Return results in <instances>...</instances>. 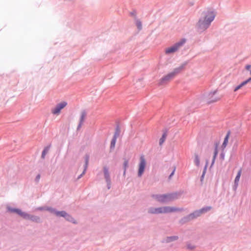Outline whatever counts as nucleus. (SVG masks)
Segmentation results:
<instances>
[{
	"label": "nucleus",
	"mask_w": 251,
	"mask_h": 251,
	"mask_svg": "<svg viewBox=\"0 0 251 251\" xmlns=\"http://www.w3.org/2000/svg\"><path fill=\"white\" fill-rule=\"evenodd\" d=\"M215 14L212 11H207L204 13L203 19H200L198 23L199 28L201 30L206 29L214 20Z\"/></svg>",
	"instance_id": "nucleus-1"
},
{
	"label": "nucleus",
	"mask_w": 251,
	"mask_h": 251,
	"mask_svg": "<svg viewBox=\"0 0 251 251\" xmlns=\"http://www.w3.org/2000/svg\"><path fill=\"white\" fill-rule=\"evenodd\" d=\"M223 96L220 95L217 89L211 91L205 95V100L208 103H212L220 100Z\"/></svg>",
	"instance_id": "nucleus-2"
},
{
	"label": "nucleus",
	"mask_w": 251,
	"mask_h": 251,
	"mask_svg": "<svg viewBox=\"0 0 251 251\" xmlns=\"http://www.w3.org/2000/svg\"><path fill=\"white\" fill-rule=\"evenodd\" d=\"M177 210L175 207L164 206L159 208H151L149 209V212L151 214L167 213L175 212Z\"/></svg>",
	"instance_id": "nucleus-3"
},
{
	"label": "nucleus",
	"mask_w": 251,
	"mask_h": 251,
	"mask_svg": "<svg viewBox=\"0 0 251 251\" xmlns=\"http://www.w3.org/2000/svg\"><path fill=\"white\" fill-rule=\"evenodd\" d=\"M153 197L157 201L161 203H166L173 199V197L171 194L156 195H153Z\"/></svg>",
	"instance_id": "nucleus-4"
},
{
	"label": "nucleus",
	"mask_w": 251,
	"mask_h": 251,
	"mask_svg": "<svg viewBox=\"0 0 251 251\" xmlns=\"http://www.w3.org/2000/svg\"><path fill=\"white\" fill-rule=\"evenodd\" d=\"M180 70L181 69L180 68L176 69L174 72L169 73L167 75L162 77L159 81V84L160 85H163L165 83L169 81L171 79L174 77L176 74L179 73Z\"/></svg>",
	"instance_id": "nucleus-5"
},
{
	"label": "nucleus",
	"mask_w": 251,
	"mask_h": 251,
	"mask_svg": "<svg viewBox=\"0 0 251 251\" xmlns=\"http://www.w3.org/2000/svg\"><path fill=\"white\" fill-rule=\"evenodd\" d=\"M185 39H182L173 46L166 49L165 53L166 54H170L176 51L185 43Z\"/></svg>",
	"instance_id": "nucleus-6"
},
{
	"label": "nucleus",
	"mask_w": 251,
	"mask_h": 251,
	"mask_svg": "<svg viewBox=\"0 0 251 251\" xmlns=\"http://www.w3.org/2000/svg\"><path fill=\"white\" fill-rule=\"evenodd\" d=\"M67 103L66 101H62L58 103L53 109H51V113L54 115H59L61 110L63 109Z\"/></svg>",
	"instance_id": "nucleus-7"
},
{
	"label": "nucleus",
	"mask_w": 251,
	"mask_h": 251,
	"mask_svg": "<svg viewBox=\"0 0 251 251\" xmlns=\"http://www.w3.org/2000/svg\"><path fill=\"white\" fill-rule=\"evenodd\" d=\"M146 165V162L144 155H141L140 157V163L139 164V169L138 175L141 176L143 174Z\"/></svg>",
	"instance_id": "nucleus-8"
},
{
	"label": "nucleus",
	"mask_w": 251,
	"mask_h": 251,
	"mask_svg": "<svg viewBox=\"0 0 251 251\" xmlns=\"http://www.w3.org/2000/svg\"><path fill=\"white\" fill-rule=\"evenodd\" d=\"M55 214L57 216L64 217L66 218V219L67 220L70 221H72L73 223H75L73 221V218L72 217H71L70 216H69V215H68L67 214V213L66 212H65V211H57V212H55Z\"/></svg>",
	"instance_id": "nucleus-9"
},
{
	"label": "nucleus",
	"mask_w": 251,
	"mask_h": 251,
	"mask_svg": "<svg viewBox=\"0 0 251 251\" xmlns=\"http://www.w3.org/2000/svg\"><path fill=\"white\" fill-rule=\"evenodd\" d=\"M8 209L9 211H10L11 212L16 213L18 214H19V215L21 216L22 217H23L25 218H26V217H29L27 214L22 212V211L19 209L8 208Z\"/></svg>",
	"instance_id": "nucleus-10"
},
{
	"label": "nucleus",
	"mask_w": 251,
	"mask_h": 251,
	"mask_svg": "<svg viewBox=\"0 0 251 251\" xmlns=\"http://www.w3.org/2000/svg\"><path fill=\"white\" fill-rule=\"evenodd\" d=\"M103 172H104V177L105 178V180L108 183V184H110V175L108 171V169L106 167H104L103 168Z\"/></svg>",
	"instance_id": "nucleus-11"
},
{
	"label": "nucleus",
	"mask_w": 251,
	"mask_h": 251,
	"mask_svg": "<svg viewBox=\"0 0 251 251\" xmlns=\"http://www.w3.org/2000/svg\"><path fill=\"white\" fill-rule=\"evenodd\" d=\"M241 174H242V170L240 169L238 171L237 174L236 175V176L234 179V187L235 189H236L238 186V183H239V181L240 180V178Z\"/></svg>",
	"instance_id": "nucleus-12"
},
{
	"label": "nucleus",
	"mask_w": 251,
	"mask_h": 251,
	"mask_svg": "<svg viewBox=\"0 0 251 251\" xmlns=\"http://www.w3.org/2000/svg\"><path fill=\"white\" fill-rule=\"evenodd\" d=\"M229 133L228 132L226 134V137H225L224 141L222 145V148L223 149V150H224L227 145V143L228 142V139L229 138Z\"/></svg>",
	"instance_id": "nucleus-13"
},
{
	"label": "nucleus",
	"mask_w": 251,
	"mask_h": 251,
	"mask_svg": "<svg viewBox=\"0 0 251 251\" xmlns=\"http://www.w3.org/2000/svg\"><path fill=\"white\" fill-rule=\"evenodd\" d=\"M197 212H198V210L195 211L192 214H190L188 217V219L189 220H192V219H195L198 217L200 216L201 215V213H197Z\"/></svg>",
	"instance_id": "nucleus-14"
},
{
	"label": "nucleus",
	"mask_w": 251,
	"mask_h": 251,
	"mask_svg": "<svg viewBox=\"0 0 251 251\" xmlns=\"http://www.w3.org/2000/svg\"><path fill=\"white\" fill-rule=\"evenodd\" d=\"M248 83L249 82L246 80L243 81L241 84H240L239 85L235 87L234 89V92L237 91L238 90L240 89L242 87H243Z\"/></svg>",
	"instance_id": "nucleus-15"
},
{
	"label": "nucleus",
	"mask_w": 251,
	"mask_h": 251,
	"mask_svg": "<svg viewBox=\"0 0 251 251\" xmlns=\"http://www.w3.org/2000/svg\"><path fill=\"white\" fill-rule=\"evenodd\" d=\"M211 209V207L210 206H207L206 207H204L199 210H198L197 213H201V214H204L207 211H209Z\"/></svg>",
	"instance_id": "nucleus-16"
},
{
	"label": "nucleus",
	"mask_w": 251,
	"mask_h": 251,
	"mask_svg": "<svg viewBox=\"0 0 251 251\" xmlns=\"http://www.w3.org/2000/svg\"><path fill=\"white\" fill-rule=\"evenodd\" d=\"M218 153V145L216 144L211 165H213V164L214 163Z\"/></svg>",
	"instance_id": "nucleus-17"
},
{
	"label": "nucleus",
	"mask_w": 251,
	"mask_h": 251,
	"mask_svg": "<svg viewBox=\"0 0 251 251\" xmlns=\"http://www.w3.org/2000/svg\"><path fill=\"white\" fill-rule=\"evenodd\" d=\"M167 136L166 133H164L162 137L159 140V145H161L163 144V143L164 142V141L166 140Z\"/></svg>",
	"instance_id": "nucleus-18"
},
{
	"label": "nucleus",
	"mask_w": 251,
	"mask_h": 251,
	"mask_svg": "<svg viewBox=\"0 0 251 251\" xmlns=\"http://www.w3.org/2000/svg\"><path fill=\"white\" fill-rule=\"evenodd\" d=\"M49 149H50V147H47L44 149V150L42 152V157L43 158H45L46 154L48 152Z\"/></svg>",
	"instance_id": "nucleus-19"
},
{
	"label": "nucleus",
	"mask_w": 251,
	"mask_h": 251,
	"mask_svg": "<svg viewBox=\"0 0 251 251\" xmlns=\"http://www.w3.org/2000/svg\"><path fill=\"white\" fill-rule=\"evenodd\" d=\"M194 162L197 166H199L200 164V159L198 154L195 155Z\"/></svg>",
	"instance_id": "nucleus-20"
},
{
	"label": "nucleus",
	"mask_w": 251,
	"mask_h": 251,
	"mask_svg": "<svg viewBox=\"0 0 251 251\" xmlns=\"http://www.w3.org/2000/svg\"><path fill=\"white\" fill-rule=\"evenodd\" d=\"M128 161L125 160L124 163V169H125L124 172V175H125V174H126V169L127 167H128Z\"/></svg>",
	"instance_id": "nucleus-21"
},
{
	"label": "nucleus",
	"mask_w": 251,
	"mask_h": 251,
	"mask_svg": "<svg viewBox=\"0 0 251 251\" xmlns=\"http://www.w3.org/2000/svg\"><path fill=\"white\" fill-rule=\"evenodd\" d=\"M86 117V113L84 112H82L80 118V124L82 123Z\"/></svg>",
	"instance_id": "nucleus-22"
},
{
	"label": "nucleus",
	"mask_w": 251,
	"mask_h": 251,
	"mask_svg": "<svg viewBox=\"0 0 251 251\" xmlns=\"http://www.w3.org/2000/svg\"><path fill=\"white\" fill-rule=\"evenodd\" d=\"M116 141V137L115 136L111 142V147H114Z\"/></svg>",
	"instance_id": "nucleus-23"
},
{
	"label": "nucleus",
	"mask_w": 251,
	"mask_h": 251,
	"mask_svg": "<svg viewBox=\"0 0 251 251\" xmlns=\"http://www.w3.org/2000/svg\"><path fill=\"white\" fill-rule=\"evenodd\" d=\"M137 26L139 29H141L142 27V23L140 21H137L136 23Z\"/></svg>",
	"instance_id": "nucleus-24"
},
{
	"label": "nucleus",
	"mask_w": 251,
	"mask_h": 251,
	"mask_svg": "<svg viewBox=\"0 0 251 251\" xmlns=\"http://www.w3.org/2000/svg\"><path fill=\"white\" fill-rule=\"evenodd\" d=\"M88 161H89V157L88 156H86V158H85V167H87L88 166Z\"/></svg>",
	"instance_id": "nucleus-25"
},
{
	"label": "nucleus",
	"mask_w": 251,
	"mask_h": 251,
	"mask_svg": "<svg viewBox=\"0 0 251 251\" xmlns=\"http://www.w3.org/2000/svg\"><path fill=\"white\" fill-rule=\"evenodd\" d=\"M176 237H169L168 238V241H172L173 240H176Z\"/></svg>",
	"instance_id": "nucleus-26"
},
{
	"label": "nucleus",
	"mask_w": 251,
	"mask_h": 251,
	"mask_svg": "<svg viewBox=\"0 0 251 251\" xmlns=\"http://www.w3.org/2000/svg\"><path fill=\"white\" fill-rule=\"evenodd\" d=\"M246 70H250L251 69V65H247L245 67Z\"/></svg>",
	"instance_id": "nucleus-27"
},
{
	"label": "nucleus",
	"mask_w": 251,
	"mask_h": 251,
	"mask_svg": "<svg viewBox=\"0 0 251 251\" xmlns=\"http://www.w3.org/2000/svg\"><path fill=\"white\" fill-rule=\"evenodd\" d=\"M31 220L33 221L38 222V220H39V218H32Z\"/></svg>",
	"instance_id": "nucleus-28"
},
{
	"label": "nucleus",
	"mask_w": 251,
	"mask_h": 251,
	"mask_svg": "<svg viewBox=\"0 0 251 251\" xmlns=\"http://www.w3.org/2000/svg\"><path fill=\"white\" fill-rule=\"evenodd\" d=\"M250 72L251 77L246 80L247 81H248V82H250L251 81V69L250 70Z\"/></svg>",
	"instance_id": "nucleus-29"
},
{
	"label": "nucleus",
	"mask_w": 251,
	"mask_h": 251,
	"mask_svg": "<svg viewBox=\"0 0 251 251\" xmlns=\"http://www.w3.org/2000/svg\"><path fill=\"white\" fill-rule=\"evenodd\" d=\"M221 158H222V159L223 160H224V154L223 153H222V154H221Z\"/></svg>",
	"instance_id": "nucleus-30"
},
{
	"label": "nucleus",
	"mask_w": 251,
	"mask_h": 251,
	"mask_svg": "<svg viewBox=\"0 0 251 251\" xmlns=\"http://www.w3.org/2000/svg\"><path fill=\"white\" fill-rule=\"evenodd\" d=\"M174 172H175V170H174L173 171V172L172 173V174L170 175V177H171L174 175Z\"/></svg>",
	"instance_id": "nucleus-31"
},
{
	"label": "nucleus",
	"mask_w": 251,
	"mask_h": 251,
	"mask_svg": "<svg viewBox=\"0 0 251 251\" xmlns=\"http://www.w3.org/2000/svg\"><path fill=\"white\" fill-rule=\"evenodd\" d=\"M40 175H38V176H37L36 178H37V179H40Z\"/></svg>",
	"instance_id": "nucleus-32"
},
{
	"label": "nucleus",
	"mask_w": 251,
	"mask_h": 251,
	"mask_svg": "<svg viewBox=\"0 0 251 251\" xmlns=\"http://www.w3.org/2000/svg\"><path fill=\"white\" fill-rule=\"evenodd\" d=\"M86 168H87V167H85V168L84 169V170H86Z\"/></svg>",
	"instance_id": "nucleus-33"
},
{
	"label": "nucleus",
	"mask_w": 251,
	"mask_h": 251,
	"mask_svg": "<svg viewBox=\"0 0 251 251\" xmlns=\"http://www.w3.org/2000/svg\"><path fill=\"white\" fill-rule=\"evenodd\" d=\"M86 168H87V167H85V168L84 169V170H86Z\"/></svg>",
	"instance_id": "nucleus-34"
}]
</instances>
